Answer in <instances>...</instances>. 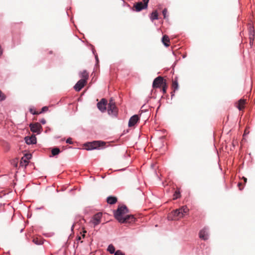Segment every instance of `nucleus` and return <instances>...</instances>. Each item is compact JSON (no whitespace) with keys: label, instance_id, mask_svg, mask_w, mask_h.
I'll return each mask as SVG.
<instances>
[{"label":"nucleus","instance_id":"15","mask_svg":"<svg viewBox=\"0 0 255 255\" xmlns=\"http://www.w3.org/2000/svg\"><path fill=\"white\" fill-rule=\"evenodd\" d=\"M162 42L166 47H168L170 45V39L169 37L166 35H163L162 38Z\"/></svg>","mask_w":255,"mask_h":255},{"label":"nucleus","instance_id":"17","mask_svg":"<svg viewBox=\"0 0 255 255\" xmlns=\"http://www.w3.org/2000/svg\"><path fill=\"white\" fill-rule=\"evenodd\" d=\"M107 201L110 204H114L117 202V199L116 197L110 196L108 197Z\"/></svg>","mask_w":255,"mask_h":255},{"label":"nucleus","instance_id":"22","mask_svg":"<svg viewBox=\"0 0 255 255\" xmlns=\"http://www.w3.org/2000/svg\"><path fill=\"white\" fill-rule=\"evenodd\" d=\"M172 87L173 90V92H174L176 90H178V84L177 80L175 79L174 81L172 82Z\"/></svg>","mask_w":255,"mask_h":255},{"label":"nucleus","instance_id":"8","mask_svg":"<svg viewBox=\"0 0 255 255\" xmlns=\"http://www.w3.org/2000/svg\"><path fill=\"white\" fill-rule=\"evenodd\" d=\"M31 130L33 132L39 133L40 130L42 128L41 125L38 123H35L34 124H30L29 125Z\"/></svg>","mask_w":255,"mask_h":255},{"label":"nucleus","instance_id":"19","mask_svg":"<svg viewBox=\"0 0 255 255\" xmlns=\"http://www.w3.org/2000/svg\"><path fill=\"white\" fill-rule=\"evenodd\" d=\"M81 76L82 78V80H85L87 82L89 78V74L86 70H83L81 73Z\"/></svg>","mask_w":255,"mask_h":255},{"label":"nucleus","instance_id":"23","mask_svg":"<svg viewBox=\"0 0 255 255\" xmlns=\"http://www.w3.org/2000/svg\"><path fill=\"white\" fill-rule=\"evenodd\" d=\"M107 251L110 253V254H115V248L114 246L111 244L108 246V248L107 249Z\"/></svg>","mask_w":255,"mask_h":255},{"label":"nucleus","instance_id":"1","mask_svg":"<svg viewBox=\"0 0 255 255\" xmlns=\"http://www.w3.org/2000/svg\"><path fill=\"white\" fill-rule=\"evenodd\" d=\"M128 212L127 207L123 205L118 208L114 215L116 219L121 223H130L134 222L135 218L133 215H126Z\"/></svg>","mask_w":255,"mask_h":255},{"label":"nucleus","instance_id":"13","mask_svg":"<svg viewBox=\"0 0 255 255\" xmlns=\"http://www.w3.org/2000/svg\"><path fill=\"white\" fill-rule=\"evenodd\" d=\"M25 142L28 144H34L36 142V138L35 135L30 137H26L25 138Z\"/></svg>","mask_w":255,"mask_h":255},{"label":"nucleus","instance_id":"14","mask_svg":"<svg viewBox=\"0 0 255 255\" xmlns=\"http://www.w3.org/2000/svg\"><path fill=\"white\" fill-rule=\"evenodd\" d=\"M29 156H30L29 155H26V158H24V157L21 158L20 161V163H19L20 166L25 167L28 165V158H30Z\"/></svg>","mask_w":255,"mask_h":255},{"label":"nucleus","instance_id":"26","mask_svg":"<svg viewBox=\"0 0 255 255\" xmlns=\"http://www.w3.org/2000/svg\"><path fill=\"white\" fill-rule=\"evenodd\" d=\"M5 98L6 97L5 95L0 90V101H3L4 100H5Z\"/></svg>","mask_w":255,"mask_h":255},{"label":"nucleus","instance_id":"36","mask_svg":"<svg viewBox=\"0 0 255 255\" xmlns=\"http://www.w3.org/2000/svg\"><path fill=\"white\" fill-rule=\"evenodd\" d=\"M253 42H254V41H253V40H252V41H250V44L251 46L253 45Z\"/></svg>","mask_w":255,"mask_h":255},{"label":"nucleus","instance_id":"38","mask_svg":"<svg viewBox=\"0 0 255 255\" xmlns=\"http://www.w3.org/2000/svg\"><path fill=\"white\" fill-rule=\"evenodd\" d=\"M81 239V237H79L78 238V240H80Z\"/></svg>","mask_w":255,"mask_h":255},{"label":"nucleus","instance_id":"37","mask_svg":"<svg viewBox=\"0 0 255 255\" xmlns=\"http://www.w3.org/2000/svg\"><path fill=\"white\" fill-rule=\"evenodd\" d=\"M243 179H244V180L245 181V182H247V179L245 177H243Z\"/></svg>","mask_w":255,"mask_h":255},{"label":"nucleus","instance_id":"5","mask_svg":"<svg viewBox=\"0 0 255 255\" xmlns=\"http://www.w3.org/2000/svg\"><path fill=\"white\" fill-rule=\"evenodd\" d=\"M165 81L164 80L162 77L159 76L156 78L152 84V87L153 88H161L164 84Z\"/></svg>","mask_w":255,"mask_h":255},{"label":"nucleus","instance_id":"3","mask_svg":"<svg viewBox=\"0 0 255 255\" xmlns=\"http://www.w3.org/2000/svg\"><path fill=\"white\" fill-rule=\"evenodd\" d=\"M148 2L149 0H143L142 1L135 2L133 5L132 10L138 12L142 9H146Z\"/></svg>","mask_w":255,"mask_h":255},{"label":"nucleus","instance_id":"29","mask_svg":"<svg viewBox=\"0 0 255 255\" xmlns=\"http://www.w3.org/2000/svg\"><path fill=\"white\" fill-rule=\"evenodd\" d=\"M48 108L46 106H45L42 108L41 111L40 112H38V113H39V114H41L44 112L48 111Z\"/></svg>","mask_w":255,"mask_h":255},{"label":"nucleus","instance_id":"11","mask_svg":"<svg viewBox=\"0 0 255 255\" xmlns=\"http://www.w3.org/2000/svg\"><path fill=\"white\" fill-rule=\"evenodd\" d=\"M139 120V118L137 115H135L132 116L128 122V126L131 127L134 126Z\"/></svg>","mask_w":255,"mask_h":255},{"label":"nucleus","instance_id":"6","mask_svg":"<svg viewBox=\"0 0 255 255\" xmlns=\"http://www.w3.org/2000/svg\"><path fill=\"white\" fill-rule=\"evenodd\" d=\"M105 143L104 142H101L99 141H94L92 142L88 143L86 144V149L87 150H91L93 149L96 148L98 147H100L102 145H103V144Z\"/></svg>","mask_w":255,"mask_h":255},{"label":"nucleus","instance_id":"39","mask_svg":"<svg viewBox=\"0 0 255 255\" xmlns=\"http://www.w3.org/2000/svg\"><path fill=\"white\" fill-rule=\"evenodd\" d=\"M82 237H83V238H84V237H85V234H83V235H82Z\"/></svg>","mask_w":255,"mask_h":255},{"label":"nucleus","instance_id":"2","mask_svg":"<svg viewBox=\"0 0 255 255\" xmlns=\"http://www.w3.org/2000/svg\"><path fill=\"white\" fill-rule=\"evenodd\" d=\"M189 211V209L186 206H182L172 211L168 217L171 218L173 220H178L187 215Z\"/></svg>","mask_w":255,"mask_h":255},{"label":"nucleus","instance_id":"10","mask_svg":"<svg viewBox=\"0 0 255 255\" xmlns=\"http://www.w3.org/2000/svg\"><path fill=\"white\" fill-rule=\"evenodd\" d=\"M87 83L85 80H80L74 86V89L76 91H80Z\"/></svg>","mask_w":255,"mask_h":255},{"label":"nucleus","instance_id":"9","mask_svg":"<svg viewBox=\"0 0 255 255\" xmlns=\"http://www.w3.org/2000/svg\"><path fill=\"white\" fill-rule=\"evenodd\" d=\"M107 104V100L105 99H102L100 102L98 103L97 107L102 112H104L106 110Z\"/></svg>","mask_w":255,"mask_h":255},{"label":"nucleus","instance_id":"30","mask_svg":"<svg viewBox=\"0 0 255 255\" xmlns=\"http://www.w3.org/2000/svg\"><path fill=\"white\" fill-rule=\"evenodd\" d=\"M167 13V9L166 8H164L162 11V14L163 15L164 18H165L166 17Z\"/></svg>","mask_w":255,"mask_h":255},{"label":"nucleus","instance_id":"33","mask_svg":"<svg viewBox=\"0 0 255 255\" xmlns=\"http://www.w3.org/2000/svg\"><path fill=\"white\" fill-rule=\"evenodd\" d=\"M40 123L43 125L46 124V120L44 119H42L40 121Z\"/></svg>","mask_w":255,"mask_h":255},{"label":"nucleus","instance_id":"7","mask_svg":"<svg viewBox=\"0 0 255 255\" xmlns=\"http://www.w3.org/2000/svg\"><path fill=\"white\" fill-rule=\"evenodd\" d=\"M102 217V213L101 212L97 213V214L93 216L91 222L94 225V227L99 225L100 223Z\"/></svg>","mask_w":255,"mask_h":255},{"label":"nucleus","instance_id":"35","mask_svg":"<svg viewBox=\"0 0 255 255\" xmlns=\"http://www.w3.org/2000/svg\"><path fill=\"white\" fill-rule=\"evenodd\" d=\"M2 53V51L1 50V46L0 45V56L1 55Z\"/></svg>","mask_w":255,"mask_h":255},{"label":"nucleus","instance_id":"28","mask_svg":"<svg viewBox=\"0 0 255 255\" xmlns=\"http://www.w3.org/2000/svg\"><path fill=\"white\" fill-rule=\"evenodd\" d=\"M115 255H125V254L123 253L121 250H117L115 253Z\"/></svg>","mask_w":255,"mask_h":255},{"label":"nucleus","instance_id":"34","mask_svg":"<svg viewBox=\"0 0 255 255\" xmlns=\"http://www.w3.org/2000/svg\"><path fill=\"white\" fill-rule=\"evenodd\" d=\"M238 186H239L240 190H242V188L241 187V186H242V183H239L238 184Z\"/></svg>","mask_w":255,"mask_h":255},{"label":"nucleus","instance_id":"4","mask_svg":"<svg viewBox=\"0 0 255 255\" xmlns=\"http://www.w3.org/2000/svg\"><path fill=\"white\" fill-rule=\"evenodd\" d=\"M108 112L109 115L117 116L118 114V109L115 105L114 100L111 98L109 101Z\"/></svg>","mask_w":255,"mask_h":255},{"label":"nucleus","instance_id":"18","mask_svg":"<svg viewBox=\"0 0 255 255\" xmlns=\"http://www.w3.org/2000/svg\"><path fill=\"white\" fill-rule=\"evenodd\" d=\"M255 37V31L254 30V28L252 26L250 27V34H249V39L250 41L254 40Z\"/></svg>","mask_w":255,"mask_h":255},{"label":"nucleus","instance_id":"21","mask_svg":"<svg viewBox=\"0 0 255 255\" xmlns=\"http://www.w3.org/2000/svg\"><path fill=\"white\" fill-rule=\"evenodd\" d=\"M32 241L35 244L37 245H42L43 243V241L38 238H33Z\"/></svg>","mask_w":255,"mask_h":255},{"label":"nucleus","instance_id":"24","mask_svg":"<svg viewBox=\"0 0 255 255\" xmlns=\"http://www.w3.org/2000/svg\"><path fill=\"white\" fill-rule=\"evenodd\" d=\"M60 149L57 147L54 148L51 150V153H52V154L53 156H55V155H58L60 153Z\"/></svg>","mask_w":255,"mask_h":255},{"label":"nucleus","instance_id":"40","mask_svg":"<svg viewBox=\"0 0 255 255\" xmlns=\"http://www.w3.org/2000/svg\"><path fill=\"white\" fill-rule=\"evenodd\" d=\"M17 165V163H15V164H14V166H16Z\"/></svg>","mask_w":255,"mask_h":255},{"label":"nucleus","instance_id":"16","mask_svg":"<svg viewBox=\"0 0 255 255\" xmlns=\"http://www.w3.org/2000/svg\"><path fill=\"white\" fill-rule=\"evenodd\" d=\"M246 104V100L244 99H241L239 101L237 107L239 110H242L245 107Z\"/></svg>","mask_w":255,"mask_h":255},{"label":"nucleus","instance_id":"12","mask_svg":"<svg viewBox=\"0 0 255 255\" xmlns=\"http://www.w3.org/2000/svg\"><path fill=\"white\" fill-rule=\"evenodd\" d=\"M199 237H200V238H201L204 240H208V233L207 229L206 228H205L200 231Z\"/></svg>","mask_w":255,"mask_h":255},{"label":"nucleus","instance_id":"20","mask_svg":"<svg viewBox=\"0 0 255 255\" xmlns=\"http://www.w3.org/2000/svg\"><path fill=\"white\" fill-rule=\"evenodd\" d=\"M158 16V13L156 10H155L151 13L150 18L152 21H153L155 19H157Z\"/></svg>","mask_w":255,"mask_h":255},{"label":"nucleus","instance_id":"27","mask_svg":"<svg viewBox=\"0 0 255 255\" xmlns=\"http://www.w3.org/2000/svg\"><path fill=\"white\" fill-rule=\"evenodd\" d=\"M161 88L163 94H165L166 92V89L167 88L166 83H165V84Z\"/></svg>","mask_w":255,"mask_h":255},{"label":"nucleus","instance_id":"25","mask_svg":"<svg viewBox=\"0 0 255 255\" xmlns=\"http://www.w3.org/2000/svg\"><path fill=\"white\" fill-rule=\"evenodd\" d=\"M180 197V193L178 189H177L173 195V199H176Z\"/></svg>","mask_w":255,"mask_h":255},{"label":"nucleus","instance_id":"31","mask_svg":"<svg viewBox=\"0 0 255 255\" xmlns=\"http://www.w3.org/2000/svg\"><path fill=\"white\" fill-rule=\"evenodd\" d=\"M29 111H30V112L33 115H38L39 114L38 112H36V111H34L32 109H30Z\"/></svg>","mask_w":255,"mask_h":255},{"label":"nucleus","instance_id":"32","mask_svg":"<svg viewBox=\"0 0 255 255\" xmlns=\"http://www.w3.org/2000/svg\"><path fill=\"white\" fill-rule=\"evenodd\" d=\"M66 142L67 143H69V144H72L73 143V142L72 141V138H68V139H67L66 140Z\"/></svg>","mask_w":255,"mask_h":255}]
</instances>
